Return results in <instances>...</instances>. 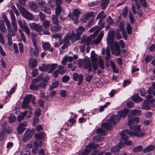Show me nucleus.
<instances>
[{"label":"nucleus","instance_id":"obj_1","mask_svg":"<svg viewBox=\"0 0 155 155\" xmlns=\"http://www.w3.org/2000/svg\"><path fill=\"white\" fill-rule=\"evenodd\" d=\"M120 120V117L118 115H113L108 120L107 122L102 124V127L106 130H110L112 129V126L118 122Z\"/></svg>","mask_w":155,"mask_h":155},{"label":"nucleus","instance_id":"obj_2","mask_svg":"<svg viewBox=\"0 0 155 155\" xmlns=\"http://www.w3.org/2000/svg\"><path fill=\"white\" fill-rule=\"evenodd\" d=\"M105 25V23L103 22L102 23L101 25L100 26L101 27L99 28L98 27L97 29L94 32L93 34L91 35L89 37H83L81 39L80 43L82 44L85 41L87 43V45L90 44L91 41H92V38H95L96 35L97 34L99 31L103 28Z\"/></svg>","mask_w":155,"mask_h":155},{"label":"nucleus","instance_id":"obj_3","mask_svg":"<svg viewBox=\"0 0 155 155\" xmlns=\"http://www.w3.org/2000/svg\"><path fill=\"white\" fill-rule=\"evenodd\" d=\"M83 63L84 68L87 69L89 72H91L92 71V64L89 61L86 59H84L83 62L82 60H78V64L79 67H82Z\"/></svg>","mask_w":155,"mask_h":155},{"label":"nucleus","instance_id":"obj_4","mask_svg":"<svg viewBox=\"0 0 155 155\" xmlns=\"http://www.w3.org/2000/svg\"><path fill=\"white\" fill-rule=\"evenodd\" d=\"M140 127V125L130 127V129L134 130L135 131V132H133V133L134 134L133 135V136H135L138 137H141L145 135V132L141 131Z\"/></svg>","mask_w":155,"mask_h":155},{"label":"nucleus","instance_id":"obj_5","mask_svg":"<svg viewBox=\"0 0 155 155\" xmlns=\"http://www.w3.org/2000/svg\"><path fill=\"white\" fill-rule=\"evenodd\" d=\"M32 95L31 94L27 95L24 97L23 101L21 105V108L23 109H28L29 110L31 109V107L28 104L30 102Z\"/></svg>","mask_w":155,"mask_h":155},{"label":"nucleus","instance_id":"obj_6","mask_svg":"<svg viewBox=\"0 0 155 155\" xmlns=\"http://www.w3.org/2000/svg\"><path fill=\"white\" fill-rule=\"evenodd\" d=\"M111 51L112 54H114L116 56H119L120 53V46L117 42L113 43V45L111 47Z\"/></svg>","mask_w":155,"mask_h":155},{"label":"nucleus","instance_id":"obj_7","mask_svg":"<svg viewBox=\"0 0 155 155\" xmlns=\"http://www.w3.org/2000/svg\"><path fill=\"white\" fill-rule=\"evenodd\" d=\"M41 76H39L37 78L34 79L32 80V84L29 86L31 90H37L39 89L38 85L36 84L41 80Z\"/></svg>","mask_w":155,"mask_h":155},{"label":"nucleus","instance_id":"obj_8","mask_svg":"<svg viewBox=\"0 0 155 155\" xmlns=\"http://www.w3.org/2000/svg\"><path fill=\"white\" fill-rule=\"evenodd\" d=\"M34 47V49L33 48H31L30 51L31 55H33L35 57H38L39 55L40 49L38 46L37 44H33Z\"/></svg>","mask_w":155,"mask_h":155},{"label":"nucleus","instance_id":"obj_9","mask_svg":"<svg viewBox=\"0 0 155 155\" xmlns=\"http://www.w3.org/2000/svg\"><path fill=\"white\" fill-rule=\"evenodd\" d=\"M128 134L131 136H133L134 134L133 132L130 130H125L122 131L120 133V135L122 138L124 140H127L128 139V137L127 136L126 134Z\"/></svg>","mask_w":155,"mask_h":155},{"label":"nucleus","instance_id":"obj_10","mask_svg":"<svg viewBox=\"0 0 155 155\" xmlns=\"http://www.w3.org/2000/svg\"><path fill=\"white\" fill-rule=\"evenodd\" d=\"M83 75L80 74H78L77 73H74L73 75V79L74 81H77L78 79V85H80L82 83L83 80Z\"/></svg>","mask_w":155,"mask_h":155},{"label":"nucleus","instance_id":"obj_11","mask_svg":"<svg viewBox=\"0 0 155 155\" xmlns=\"http://www.w3.org/2000/svg\"><path fill=\"white\" fill-rule=\"evenodd\" d=\"M92 61V68L93 69V74L95 73V70L97 69L98 63L97 62V57L96 55L92 56L91 57Z\"/></svg>","mask_w":155,"mask_h":155},{"label":"nucleus","instance_id":"obj_12","mask_svg":"<svg viewBox=\"0 0 155 155\" xmlns=\"http://www.w3.org/2000/svg\"><path fill=\"white\" fill-rule=\"evenodd\" d=\"M114 31L110 30L108 32L107 38V42L108 44L112 43L114 39Z\"/></svg>","mask_w":155,"mask_h":155},{"label":"nucleus","instance_id":"obj_13","mask_svg":"<svg viewBox=\"0 0 155 155\" xmlns=\"http://www.w3.org/2000/svg\"><path fill=\"white\" fill-rule=\"evenodd\" d=\"M131 115H129L128 117L129 118L128 120V125L130 126L136 123H137L139 121V119L138 117H130Z\"/></svg>","mask_w":155,"mask_h":155},{"label":"nucleus","instance_id":"obj_14","mask_svg":"<svg viewBox=\"0 0 155 155\" xmlns=\"http://www.w3.org/2000/svg\"><path fill=\"white\" fill-rule=\"evenodd\" d=\"M84 28L82 27H79L76 31L75 40H79L80 39V37L82 35L83 32L84 31Z\"/></svg>","mask_w":155,"mask_h":155},{"label":"nucleus","instance_id":"obj_15","mask_svg":"<svg viewBox=\"0 0 155 155\" xmlns=\"http://www.w3.org/2000/svg\"><path fill=\"white\" fill-rule=\"evenodd\" d=\"M32 133V130H27L24 135L23 140L24 142L27 141L28 140L30 139L31 137Z\"/></svg>","mask_w":155,"mask_h":155},{"label":"nucleus","instance_id":"obj_16","mask_svg":"<svg viewBox=\"0 0 155 155\" xmlns=\"http://www.w3.org/2000/svg\"><path fill=\"white\" fill-rule=\"evenodd\" d=\"M21 14L22 16L26 19L31 20L33 18L32 15L25 9L21 12Z\"/></svg>","mask_w":155,"mask_h":155},{"label":"nucleus","instance_id":"obj_17","mask_svg":"<svg viewBox=\"0 0 155 155\" xmlns=\"http://www.w3.org/2000/svg\"><path fill=\"white\" fill-rule=\"evenodd\" d=\"M50 27V30L52 32L57 33L60 31L62 28V27L59 24H54Z\"/></svg>","mask_w":155,"mask_h":155},{"label":"nucleus","instance_id":"obj_18","mask_svg":"<svg viewBox=\"0 0 155 155\" xmlns=\"http://www.w3.org/2000/svg\"><path fill=\"white\" fill-rule=\"evenodd\" d=\"M104 35V31H101L97 38L96 39H94L92 41V43L95 45L98 44L101 41Z\"/></svg>","mask_w":155,"mask_h":155},{"label":"nucleus","instance_id":"obj_19","mask_svg":"<svg viewBox=\"0 0 155 155\" xmlns=\"http://www.w3.org/2000/svg\"><path fill=\"white\" fill-rule=\"evenodd\" d=\"M58 65L57 64H49L46 65L47 71H48V73H51L55 70L57 67Z\"/></svg>","mask_w":155,"mask_h":155},{"label":"nucleus","instance_id":"obj_20","mask_svg":"<svg viewBox=\"0 0 155 155\" xmlns=\"http://www.w3.org/2000/svg\"><path fill=\"white\" fill-rule=\"evenodd\" d=\"M70 39H71L72 42H74L78 40H75V38L76 34L74 33V32L73 31L69 32L66 35Z\"/></svg>","mask_w":155,"mask_h":155},{"label":"nucleus","instance_id":"obj_21","mask_svg":"<svg viewBox=\"0 0 155 155\" xmlns=\"http://www.w3.org/2000/svg\"><path fill=\"white\" fill-rule=\"evenodd\" d=\"M73 60L72 57L69 56H66L64 57L62 61V64L64 65H65L66 64L68 61L72 62Z\"/></svg>","mask_w":155,"mask_h":155},{"label":"nucleus","instance_id":"obj_22","mask_svg":"<svg viewBox=\"0 0 155 155\" xmlns=\"http://www.w3.org/2000/svg\"><path fill=\"white\" fill-rule=\"evenodd\" d=\"M45 3L44 2H42L41 5V10L48 14H50L51 11L50 9L48 8L46 6H45Z\"/></svg>","mask_w":155,"mask_h":155},{"label":"nucleus","instance_id":"obj_23","mask_svg":"<svg viewBox=\"0 0 155 155\" xmlns=\"http://www.w3.org/2000/svg\"><path fill=\"white\" fill-rule=\"evenodd\" d=\"M29 66L32 68H35L37 66V61L35 59L30 58L29 61Z\"/></svg>","mask_w":155,"mask_h":155},{"label":"nucleus","instance_id":"obj_24","mask_svg":"<svg viewBox=\"0 0 155 155\" xmlns=\"http://www.w3.org/2000/svg\"><path fill=\"white\" fill-rule=\"evenodd\" d=\"M57 70H58L60 74H63L67 71V68L61 65H59Z\"/></svg>","mask_w":155,"mask_h":155},{"label":"nucleus","instance_id":"obj_25","mask_svg":"<svg viewBox=\"0 0 155 155\" xmlns=\"http://www.w3.org/2000/svg\"><path fill=\"white\" fill-rule=\"evenodd\" d=\"M128 113V110L125 109L121 110L118 112V114L121 117H124Z\"/></svg>","mask_w":155,"mask_h":155},{"label":"nucleus","instance_id":"obj_26","mask_svg":"<svg viewBox=\"0 0 155 155\" xmlns=\"http://www.w3.org/2000/svg\"><path fill=\"white\" fill-rule=\"evenodd\" d=\"M120 148L121 146L120 145H117L111 148V151L114 154H117V153L120 150Z\"/></svg>","mask_w":155,"mask_h":155},{"label":"nucleus","instance_id":"obj_27","mask_svg":"<svg viewBox=\"0 0 155 155\" xmlns=\"http://www.w3.org/2000/svg\"><path fill=\"white\" fill-rule=\"evenodd\" d=\"M89 147L86 145L85 149L81 153L80 152L78 155H87L91 151Z\"/></svg>","mask_w":155,"mask_h":155},{"label":"nucleus","instance_id":"obj_28","mask_svg":"<svg viewBox=\"0 0 155 155\" xmlns=\"http://www.w3.org/2000/svg\"><path fill=\"white\" fill-rule=\"evenodd\" d=\"M132 100L135 102H138L142 101V98L138 94H136L132 96Z\"/></svg>","mask_w":155,"mask_h":155},{"label":"nucleus","instance_id":"obj_29","mask_svg":"<svg viewBox=\"0 0 155 155\" xmlns=\"http://www.w3.org/2000/svg\"><path fill=\"white\" fill-rule=\"evenodd\" d=\"M51 20L53 24H59L58 15L56 14L53 15Z\"/></svg>","mask_w":155,"mask_h":155},{"label":"nucleus","instance_id":"obj_30","mask_svg":"<svg viewBox=\"0 0 155 155\" xmlns=\"http://www.w3.org/2000/svg\"><path fill=\"white\" fill-rule=\"evenodd\" d=\"M154 148L155 147L154 146L152 145H150L145 148L143 150V151L144 153H147L153 150L154 149Z\"/></svg>","mask_w":155,"mask_h":155},{"label":"nucleus","instance_id":"obj_31","mask_svg":"<svg viewBox=\"0 0 155 155\" xmlns=\"http://www.w3.org/2000/svg\"><path fill=\"white\" fill-rule=\"evenodd\" d=\"M31 34L33 44H37L36 38V37L37 36V34L35 32H32Z\"/></svg>","mask_w":155,"mask_h":155},{"label":"nucleus","instance_id":"obj_32","mask_svg":"<svg viewBox=\"0 0 155 155\" xmlns=\"http://www.w3.org/2000/svg\"><path fill=\"white\" fill-rule=\"evenodd\" d=\"M42 25L44 29H49L50 26V21L45 20L43 22Z\"/></svg>","mask_w":155,"mask_h":155},{"label":"nucleus","instance_id":"obj_33","mask_svg":"<svg viewBox=\"0 0 155 155\" xmlns=\"http://www.w3.org/2000/svg\"><path fill=\"white\" fill-rule=\"evenodd\" d=\"M28 113L27 111H25L23 113H21L20 115L18 116L17 118V120L18 122H20L21 120H23L24 117L26 116L27 113Z\"/></svg>","mask_w":155,"mask_h":155},{"label":"nucleus","instance_id":"obj_34","mask_svg":"<svg viewBox=\"0 0 155 155\" xmlns=\"http://www.w3.org/2000/svg\"><path fill=\"white\" fill-rule=\"evenodd\" d=\"M109 2V0H103L101 2V8L105 9L107 7Z\"/></svg>","mask_w":155,"mask_h":155},{"label":"nucleus","instance_id":"obj_35","mask_svg":"<svg viewBox=\"0 0 155 155\" xmlns=\"http://www.w3.org/2000/svg\"><path fill=\"white\" fill-rule=\"evenodd\" d=\"M21 29L25 32L28 36H29L30 35V30L27 25H24Z\"/></svg>","mask_w":155,"mask_h":155},{"label":"nucleus","instance_id":"obj_36","mask_svg":"<svg viewBox=\"0 0 155 155\" xmlns=\"http://www.w3.org/2000/svg\"><path fill=\"white\" fill-rule=\"evenodd\" d=\"M141 112V111L140 110L134 109L131 111V114L132 116H137L140 115Z\"/></svg>","mask_w":155,"mask_h":155},{"label":"nucleus","instance_id":"obj_37","mask_svg":"<svg viewBox=\"0 0 155 155\" xmlns=\"http://www.w3.org/2000/svg\"><path fill=\"white\" fill-rule=\"evenodd\" d=\"M103 139L104 138L103 137L98 135H96L93 138V140L96 142L100 141Z\"/></svg>","mask_w":155,"mask_h":155},{"label":"nucleus","instance_id":"obj_38","mask_svg":"<svg viewBox=\"0 0 155 155\" xmlns=\"http://www.w3.org/2000/svg\"><path fill=\"white\" fill-rule=\"evenodd\" d=\"M143 150V147L140 146L139 145L138 146L134 147L133 149V152L135 153L139 152Z\"/></svg>","mask_w":155,"mask_h":155},{"label":"nucleus","instance_id":"obj_39","mask_svg":"<svg viewBox=\"0 0 155 155\" xmlns=\"http://www.w3.org/2000/svg\"><path fill=\"white\" fill-rule=\"evenodd\" d=\"M87 146L89 147L91 151L92 149H96L99 147L98 144H95L93 143H89L88 145H87Z\"/></svg>","mask_w":155,"mask_h":155},{"label":"nucleus","instance_id":"obj_40","mask_svg":"<svg viewBox=\"0 0 155 155\" xmlns=\"http://www.w3.org/2000/svg\"><path fill=\"white\" fill-rule=\"evenodd\" d=\"M68 16L70 18L75 20H77L79 18V17L77 16V15H75L74 14H73V13H70L68 15Z\"/></svg>","mask_w":155,"mask_h":155},{"label":"nucleus","instance_id":"obj_41","mask_svg":"<svg viewBox=\"0 0 155 155\" xmlns=\"http://www.w3.org/2000/svg\"><path fill=\"white\" fill-rule=\"evenodd\" d=\"M43 29V27L41 25L37 24L35 31L38 32L40 35H41L40 33L42 31Z\"/></svg>","mask_w":155,"mask_h":155},{"label":"nucleus","instance_id":"obj_42","mask_svg":"<svg viewBox=\"0 0 155 155\" xmlns=\"http://www.w3.org/2000/svg\"><path fill=\"white\" fill-rule=\"evenodd\" d=\"M0 30L2 33L5 32L6 31V28L3 21L0 22Z\"/></svg>","mask_w":155,"mask_h":155},{"label":"nucleus","instance_id":"obj_43","mask_svg":"<svg viewBox=\"0 0 155 155\" xmlns=\"http://www.w3.org/2000/svg\"><path fill=\"white\" fill-rule=\"evenodd\" d=\"M57 6L55 9V14L58 15L60 14L62 10L61 7L60 5H56Z\"/></svg>","mask_w":155,"mask_h":155},{"label":"nucleus","instance_id":"obj_44","mask_svg":"<svg viewBox=\"0 0 155 155\" xmlns=\"http://www.w3.org/2000/svg\"><path fill=\"white\" fill-rule=\"evenodd\" d=\"M45 135V133L44 132H40L35 134V137L37 139H41L43 138Z\"/></svg>","mask_w":155,"mask_h":155},{"label":"nucleus","instance_id":"obj_45","mask_svg":"<svg viewBox=\"0 0 155 155\" xmlns=\"http://www.w3.org/2000/svg\"><path fill=\"white\" fill-rule=\"evenodd\" d=\"M106 57L105 58V60L106 61H108L109 60L110 58V49L109 48H107L106 51Z\"/></svg>","mask_w":155,"mask_h":155},{"label":"nucleus","instance_id":"obj_46","mask_svg":"<svg viewBox=\"0 0 155 155\" xmlns=\"http://www.w3.org/2000/svg\"><path fill=\"white\" fill-rule=\"evenodd\" d=\"M42 48L45 50H48L51 47L50 44L47 42H45L42 45Z\"/></svg>","mask_w":155,"mask_h":155},{"label":"nucleus","instance_id":"obj_47","mask_svg":"<svg viewBox=\"0 0 155 155\" xmlns=\"http://www.w3.org/2000/svg\"><path fill=\"white\" fill-rule=\"evenodd\" d=\"M18 31L20 33L21 39L24 42L26 41V39L25 37L22 30L21 29H19Z\"/></svg>","mask_w":155,"mask_h":155},{"label":"nucleus","instance_id":"obj_48","mask_svg":"<svg viewBox=\"0 0 155 155\" xmlns=\"http://www.w3.org/2000/svg\"><path fill=\"white\" fill-rule=\"evenodd\" d=\"M29 7L31 9L34 11H35L37 9V5L35 3L33 2H31L29 4Z\"/></svg>","mask_w":155,"mask_h":155},{"label":"nucleus","instance_id":"obj_49","mask_svg":"<svg viewBox=\"0 0 155 155\" xmlns=\"http://www.w3.org/2000/svg\"><path fill=\"white\" fill-rule=\"evenodd\" d=\"M8 44L11 45L12 44V41L11 33L9 32L7 35Z\"/></svg>","mask_w":155,"mask_h":155},{"label":"nucleus","instance_id":"obj_50","mask_svg":"<svg viewBox=\"0 0 155 155\" xmlns=\"http://www.w3.org/2000/svg\"><path fill=\"white\" fill-rule=\"evenodd\" d=\"M38 16L41 21H44L45 20V15L44 13L41 12H40Z\"/></svg>","mask_w":155,"mask_h":155},{"label":"nucleus","instance_id":"obj_51","mask_svg":"<svg viewBox=\"0 0 155 155\" xmlns=\"http://www.w3.org/2000/svg\"><path fill=\"white\" fill-rule=\"evenodd\" d=\"M97 133L99 134L104 135L106 133L105 130L102 128H99L97 130Z\"/></svg>","mask_w":155,"mask_h":155},{"label":"nucleus","instance_id":"obj_52","mask_svg":"<svg viewBox=\"0 0 155 155\" xmlns=\"http://www.w3.org/2000/svg\"><path fill=\"white\" fill-rule=\"evenodd\" d=\"M25 130V128L19 125L17 128V130L19 134L22 133Z\"/></svg>","mask_w":155,"mask_h":155},{"label":"nucleus","instance_id":"obj_53","mask_svg":"<svg viewBox=\"0 0 155 155\" xmlns=\"http://www.w3.org/2000/svg\"><path fill=\"white\" fill-rule=\"evenodd\" d=\"M16 119V117L14 114H11L9 118V121L11 123H13L15 120Z\"/></svg>","mask_w":155,"mask_h":155},{"label":"nucleus","instance_id":"obj_54","mask_svg":"<svg viewBox=\"0 0 155 155\" xmlns=\"http://www.w3.org/2000/svg\"><path fill=\"white\" fill-rule=\"evenodd\" d=\"M104 12L103 11H101V12L97 15L96 19H97L100 18H103L104 16V18H105L106 17V15H104Z\"/></svg>","mask_w":155,"mask_h":155},{"label":"nucleus","instance_id":"obj_55","mask_svg":"<svg viewBox=\"0 0 155 155\" xmlns=\"http://www.w3.org/2000/svg\"><path fill=\"white\" fill-rule=\"evenodd\" d=\"M59 82L58 81L53 82L50 87V90H52L56 88L58 85Z\"/></svg>","mask_w":155,"mask_h":155},{"label":"nucleus","instance_id":"obj_56","mask_svg":"<svg viewBox=\"0 0 155 155\" xmlns=\"http://www.w3.org/2000/svg\"><path fill=\"white\" fill-rule=\"evenodd\" d=\"M89 19L85 15L82 16L81 18V20L83 23H85L87 20Z\"/></svg>","mask_w":155,"mask_h":155},{"label":"nucleus","instance_id":"obj_57","mask_svg":"<svg viewBox=\"0 0 155 155\" xmlns=\"http://www.w3.org/2000/svg\"><path fill=\"white\" fill-rule=\"evenodd\" d=\"M128 13V8L127 7H126L123 10L122 15L123 17L125 18L127 16Z\"/></svg>","mask_w":155,"mask_h":155},{"label":"nucleus","instance_id":"obj_58","mask_svg":"<svg viewBox=\"0 0 155 155\" xmlns=\"http://www.w3.org/2000/svg\"><path fill=\"white\" fill-rule=\"evenodd\" d=\"M34 144L35 146L41 147L42 145L41 141L40 140H37L34 142Z\"/></svg>","mask_w":155,"mask_h":155},{"label":"nucleus","instance_id":"obj_59","mask_svg":"<svg viewBox=\"0 0 155 155\" xmlns=\"http://www.w3.org/2000/svg\"><path fill=\"white\" fill-rule=\"evenodd\" d=\"M5 131L2 130L0 134V141H2L5 137Z\"/></svg>","mask_w":155,"mask_h":155},{"label":"nucleus","instance_id":"obj_60","mask_svg":"<svg viewBox=\"0 0 155 155\" xmlns=\"http://www.w3.org/2000/svg\"><path fill=\"white\" fill-rule=\"evenodd\" d=\"M127 29L128 34H130L131 33L132 27L130 24L128 23L127 24Z\"/></svg>","mask_w":155,"mask_h":155},{"label":"nucleus","instance_id":"obj_61","mask_svg":"<svg viewBox=\"0 0 155 155\" xmlns=\"http://www.w3.org/2000/svg\"><path fill=\"white\" fill-rule=\"evenodd\" d=\"M135 2L137 9L138 10L140 8L141 6L138 0H132Z\"/></svg>","mask_w":155,"mask_h":155},{"label":"nucleus","instance_id":"obj_62","mask_svg":"<svg viewBox=\"0 0 155 155\" xmlns=\"http://www.w3.org/2000/svg\"><path fill=\"white\" fill-rule=\"evenodd\" d=\"M120 31L119 29H116V32L117 34H116L115 37L116 38L118 39H120L122 38L121 35L119 33Z\"/></svg>","mask_w":155,"mask_h":155},{"label":"nucleus","instance_id":"obj_63","mask_svg":"<svg viewBox=\"0 0 155 155\" xmlns=\"http://www.w3.org/2000/svg\"><path fill=\"white\" fill-rule=\"evenodd\" d=\"M19 51L20 53H22L24 51V47L22 43L20 42L18 44Z\"/></svg>","mask_w":155,"mask_h":155},{"label":"nucleus","instance_id":"obj_64","mask_svg":"<svg viewBox=\"0 0 155 155\" xmlns=\"http://www.w3.org/2000/svg\"><path fill=\"white\" fill-rule=\"evenodd\" d=\"M153 58L152 56L150 55L147 56L145 58V61L147 63L148 62Z\"/></svg>","mask_w":155,"mask_h":155}]
</instances>
